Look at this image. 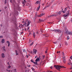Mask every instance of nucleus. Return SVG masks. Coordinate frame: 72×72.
Wrapping results in <instances>:
<instances>
[{
    "instance_id": "obj_1",
    "label": "nucleus",
    "mask_w": 72,
    "mask_h": 72,
    "mask_svg": "<svg viewBox=\"0 0 72 72\" xmlns=\"http://www.w3.org/2000/svg\"><path fill=\"white\" fill-rule=\"evenodd\" d=\"M54 67L57 69L58 71H60V69L62 68H66V67H64V66H60L59 65H55L54 66Z\"/></svg>"
},
{
    "instance_id": "obj_2",
    "label": "nucleus",
    "mask_w": 72,
    "mask_h": 72,
    "mask_svg": "<svg viewBox=\"0 0 72 72\" xmlns=\"http://www.w3.org/2000/svg\"><path fill=\"white\" fill-rule=\"evenodd\" d=\"M27 23H28L27 26V27H28V26H29V25L30 24L31 22H29V21H28V19H26L25 21V23L24 24H25L26 25H27Z\"/></svg>"
},
{
    "instance_id": "obj_3",
    "label": "nucleus",
    "mask_w": 72,
    "mask_h": 72,
    "mask_svg": "<svg viewBox=\"0 0 72 72\" xmlns=\"http://www.w3.org/2000/svg\"><path fill=\"white\" fill-rule=\"evenodd\" d=\"M52 31L55 32H57V33H60L62 32V31L61 30L59 29H55L54 30H53Z\"/></svg>"
},
{
    "instance_id": "obj_4",
    "label": "nucleus",
    "mask_w": 72,
    "mask_h": 72,
    "mask_svg": "<svg viewBox=\"0 0 72 72\" xmlns=\"http://www.w3.org/2000/svg\"><path fill=\"white\" fill-rule=\"evenodd\" d=\"M39 61H40V58L37 57V58L35 60V62H33V63L34 64H36L37 65V62H39Z\"/></svg>"
},
{
    "instance_id": "obj_5",
    "label": "nucleus",
    "mask_w": 72,
    "mask_h": 72,
    "mask_svg": "<svg viewBox=\"0 0 72 72\" xmlns=\"http://www.w3.org/2000/svg\"><path fill=\"white\" fill-rule=\"evenodd\" d=\"M66 34H67L68 35H70L72 36V32H68V31L67 30H66Z\"/></svg>"
},
{
    "instance_id": "obj_6",
    "label": "nucleus",
    "mask_w": 72,
    "mask_h": 72,
    "mask_svg": "<svg viewBox=\"0 0 72 72\" xmlns=\"http://www.w3.org/2000/svg\"><path fill=\"white\" fill-rule=\"evenodd\" d=\"M15 20L14 18H13L12 19L11 22H12V23H15Z\"/></svg>"
},
{
    "instance_id": "obj_7",
    "label": "nucleus",
    "mask_w": 72,
    "mask_h": 72,
    "mask_svg": "<svg viewBox=\"0 0 72 72\" xmlns=\"http://www.w3.org/2000/svg\"><path fill=\"white\" fill-rule=\"evenodd\" d=\"M16 9L18 10H21V8L19 7V6L18 5L16 7Z\"/></svg>"
},
{
    "instance_id": "obj_8",
    "label": "nucleus",
    "mask_w": 72,
    "mask_h": 72,
    "mask_svg": "<svg viewBox=\"0 0 72 72\" xmlns=\"http://www.w3.org/2000/svg\"><path fill=\"white\" fill-rule=\"evenodd\" d=\"M33 53L35 54H36V53H37V50H36L33 49Z\"/></svg>"
},
{
    "instance_id": "obj_9",
    "label": "nucleus",
    "mask_w": 72,
    "mask_h": 72,
    "mask_svg": "<svg viewBox=\"0 0 72 72\" xmlns=\"http://www.w3.org/2000/svg\"><path fill=\"white\" fill-rule=\"evenodd\" d=\"M63 60L64 63H66V58H63Z\"/></svg>"
},
{
    "instance_id": "obj_10",
    "label": "nucleus",
    "mask_w": 72,
    "mask_h": 72,
    "mask_svg": "<svg viewBox=\"0 0 72 72\" xmlns=\"http://www.w3.org/2000/svg\"><path fill=\"white\" fill-rule=\"evenodd\" d=\"M33 35L34 38H35V37L36 36V34L35 32H33Z\"/></svg>"
},
{
    "instance_id": "obj_11",
    "label": "nucleus",
    "mask_w": 72,
    "mask_h": 72,
    "mask_svg": "<svg viewBox=\"0 0 72 72\" xmlns=\"http://www.w3.org/2000/svg\"><path fill=\"white\" fill-rule=\"evenodd\" d=\"M41 2L40 1H37L36 3L35 4H40Z\"/></svg>"
},
{
    "instance_id": "obj_12",
    "label": "nucleus",
    "mask_w": 72,
    "mask_h": 72,
    "mask_svg": "<svg viewBox=\"0 0 72 72\" xmlns=\"http://www.w3.org/2000/svg\"><path fill=\"white\" fill-rule=\"evenodd\" d=\"M69 11H68V14H67V15H64V17H66L69 14Z\"/></svg>"
},
{
    "instance_id": "obj_13",
    "label": "nucleus",
    "mask_w": 72,
    "mask_h": 72,
    "mask_svg": "<svg viewBox=\"0 0 72 72\" xmlns=\"http://www.w3.org/2000/svg\"><path fill=\"white\" fill-rule=\"evenodd\" d=\"M1 56L2 58H5V55H4V53H2L1 54Z\"/></svg>"
},
{
    "instance_id": "obj_14",
    "label": "nucleus",
    "mask_w": 72,
    "mask_h": 72,
    "mask_svg": "<svg viewBox=\"0 0 72 72\" xmlns=\"http://www.w3.org/2000/svg\"><path fill=\"white\" fill-rule=\"evenodd\" d=\"M7 43L8 44V46L9 47V46H10V42L8 41H7Z\"/></svg>"
},
{
    "instance_id": "obj_15",
    "label": "nucleus",
    "mask_w": 72,
    "mask_h": 72,
    "mask_svg": "<svg viewBox=\"0 0 72 72\" xmlns=\"http://www.w3.org/2000/svg\"><path fill=\"white\" fill-rule=\"evenodd\" d=\"M40 5L39 4V7H38L37 9V11H39V9H40Z\"/></svg>"
},
{
    "instance_id": "obj_16",
    "label": "nucleus",
    "mask_w": 72,
    "mask_h": 72,
    "mask_svg": "<svg viewBox=\"0 0 72 72\" xmlns=\"http://www.w3.org/2000/svg\"><path fill=\"white\" fill-rule=\"evenodd\" d=\"M15 51L16 52V55H18V54H19V53H18V51L17 50H15Z\"/></svg>"
},
{
    "instance_id": "obj_17",
    "label": "nucleus",
    "mask_w": 72,
    "mask_h": 72,
    "mask_svg": "<svg viewBox=\"0 0 72 72\" xmlns=\"http://www.w3.org/2000/svg\"><path fill=\"white\" fill-rule=\"evenodd\" d=\"M44 36L45 37H49V35H47V34H44Z\"/></svg>"
},
{
    "instance_id": "obj_18",
    "label": "nucleus",
    "mask_w": 72,
    "mask_h": 72,
    "mask_svg": "<svg viewBox=\"0 0 72 72\" xmlns=\"http://www.w3.org/2000/svg\"><path fill=\"white\" fill-rule=\"evenodd\" d=\"M62 37H61V36H60V37L58 39V40H62Z\"/></svg>"
},
{
    "instance_id": "obj_19",
    "label": "nucleus",
    "mask_w": 72,
    "mask_h": 72,
    "mask_svg": "<svg viewBox=\"0 0 72 72\" xmlns=\"http://www.w3.org/2000/svg\"><path fill=\"white\" fill-rule=\"evenodd\" d=\"M1 42L2 43H4L5 42V40L4 39H2L1 40Z\"/></svg>"
},
{
    "instance_id": "obj_20",
    "label": "nucleus",
    "mask_w": 72,
    "mask_h": 72,
    "mask_svg": "<svg viewBox=\"0 0 72 72\" xmlns=\"http://www.w3.org/2000/svg\"><path fill=\"white\" fill-rule=\"evenodd\" d=\"M62 57H63V58H65V56L64 55V52H62Z\"/></svg>"
},
{
    "instance_id": "obj_21",
    "label": "nucleus",
    "mask_w": 72,
    "mask_h": 72,
    "mask_svg": "<svg viewBox=\"0 0 72 72\" xmlns=\"http://www.w3.org/2000/svg\"><path fill=\"white\" fill-rule=\"evenodd\" d=\"M58 15V13H57L56 14H54L53 15L54 17H57Z\"/></svg>"
},
{
    "instance_id": "obj_22",
    "label": "nucleus",
    "mask_w": 72,
    "mask_h": 72,
    "mask_svg": "<svg viewBox=\"0 0 72 72\" xmlns=\"http://www.w3.org/2000/svg\"><path fill=\"white\" fill-rule=\"evenodd\" d=\"M49 6V5H47V6H45V7L44 8V9H45L46 8H48V7Z\"/></svg>"
},
{
    "instance_id": "obj_23",
    "label": "nucleus",
    "mask_w": 72,
    "mask_h": 72,
    "mask_svg": "<svg viewBox=\"0 0 72 72\" xmlns=\"http://www.w3.org/2000/svg\"><path fill=\"white\" fill-rule=\"evenodd\" d=\"M33 44V42L30 45V46H31Z\"/></svg>"
},
{
    "instance_id": "obj_24",
    "label": "nucleus",
    "mask_w": 72,
    "mask_h": 72,
    "mask_svg": "<svg viewBox=\"0 0 72 72\" xmlns=\"http://www.w3.org/2000/svg\"><path fill=\"white\" fill-rule=\"evenodd\" d=\"M23 52H24V53H27V52H26V50H23Z\"/></svg>"
},
{
    "instance_id": "obj_25",
    "label": "nucleus",
    "mask_w": 72,
    "mask_h": 72,
    "mask_svg": "<svg viewBox=\"0 0 72 72\" xmlns=\"http://www.w3.org/2000/svg\"><path fill=\"white\" fill-rule=\"evenodd\" d=\"M54 17V15H52L48 16L49 17Z\"/></svg>"
},
{
    "instance_id": "obj_26",
    "label": "nucleus",
    "mask_w": 72,
    "mask_h": 72,
    "mask_svg": "<svg viewBox=\"0 0 72 72\" xmlns=\"http://www.w3.org/2000/svg\"><path fill=\"white\" fill-rule=\"evenodd\" d=\"M60 13H61V11L59 12L58 13V14H60Z\"/></svg>"
},
{
    "instance_id": "obj_27",
    "label": "nucleus",
    "mask_w": 72,
    "mask_h": 72,
    "mask_svg": "<svg viewBox=\"0 0 72 72\" xmlns=\"http://www.w3.org/2000/svg\"><path fill=\"white\" fill-rule=\"evenodd\" d=\"M66 12V10H64L63 11V13H65Z\"/></svg>"
},
{
    "instance_id": "obj_28",
    "label": "nucleus",
    "mask_w": 72,
    "mask_h": 72,
    "mask_svg": "<svg viewBox=\"0 0 72 72\" xmlns=\"http://www.w3.org/2000/svg\"><path fill=\"white\" fill-rule=\"evenodd\" d=\"M47 52H48V49H47L45 51V54H46V53H47Z\"/></svg>"
},
{
    "instance_id": "obj_29",
    "label": "nucleus",
    "mask_w": 72,
    "mask_h": 72,
    "mask_svg": "<svg viewBox=\"0 0 72 72\" xmlns=\"http://www.w3.org/2000/svg\"><path fill=\"white\" fill-rule=\"evenodd\" d=\"M38 17H41V14L40 15H39L38 16Z\"/></svg>"
},
{
    "instance_id": "obj_30",
    "label": "nucleus",
    "mask_w": 72,
    "mask_h": 72,
    "mask_svg": "<svg viewBox=\"0 0 72 72\" xmlns=\"http://www.w3.org/2000/svg\"><path fill=\"white\" fill-rule=\"evenodd\" d=\"M31 69H32L33 71H35V69H34V68H31Z\"/></svg>"
},
{
    "instance_id": "obj_31",
    "label": "nucleus",
    "mask_w": 72,
    "mask_h": 72,
    "mask_svg": "<svg viewBox=\"0 0 72 72\" xmlns=\"http://www.w3.org/2000/svg\"><path fill=\"white\" fill-rule=\"evenodd\" d=\"M67 40H68L69 39V36H68L67 37Z\"/></svg>"
},
{
    "instance_id": "obj_32",
    "label": "nucleus",
    "mask_w": 72,
    "mask_h": 72,
    "mask_svg": "<svg viewBox=\"0 0 72 72\" xmlns=\"http://www.w3.org/2000/svg\"><path fill=\"white\" fill-rule=\"evenodd\" d=\"M41 15V16H42V15H45V14L44 13H42V14H40Z\"/></svg>"
},
{
    "instance_id": "obj_33",
    "label": "nucleus",
    "mask_w": 72,
    "mask_h": 72,
    "mask_svg": "<svg viewBox=\"0 0 72 72\" xmlns=\"http://www.w3.org/2000/svg\"><path fill=\"white\" fill-rule=\"evenodd\" d=\"M65 44L66 45H68V43H67V42H65Z\"/></svg>"
},
{
    "instance_id": "obj_34",
    "label": "nucleus",
    "mask_w": 72,
    "mask_h": 72,
    "mask_svg": "<svg viewBox=\"0 0 72 72\" xmlns=\"http://www.w3.org/2000/svg\"><path fill=\"white\" fill-rule=\"evenodd\" d=\"M6 3V0H5L4 1V4H5Z\"/></svg>"
},
{
    "instance_id": "obj_35",
    "label": "nucleus",
    "mask_w": 72,
    "mask_h": 72,
    "mask_svg": "<svg viewBox=\"0 0 72 72\" xmlns=\"http://www.w3.org/2000/svg\"><path fill=\"white\" fill-rule=\"evenodd\" d=\"M68 8V7H66V8H65V10H67V8Z\"/></svg>"
},
{
    "instance_id": "obj_36",
    "label": "nucleus",
    "mask_w": 72,
    "mask_h": 72,
    "mask_svg": "<svg viewBox=\"0 0 72 72\" xmlns=\"http://www.w3.org/2000/svg\"><path fill=\"white\" fill-rule=\"evenodd\" d=\"M10 67H11V66H8V69H9L10 68Z\"/></svg>"
},
{
    "instance_id": "obj_37",
    "label": "nucleus",
    "mask_w": 72,
    "mask_h": 72,
    "mask_svg": "<svg viewBox=\"0 0 72 72\" xmlns=\"http://www.w3.org/2000/svg\"><path fill=\"white\" fill-rule=\"evenodd\" d=\"M31 61L32 62V63H33V62H33V60H31Z\"/></svg>"
},
{
    "instance_id": "obj_38",
    "label": "nucleus",
    "mask_w": 72,
    "mask_h": 72,
    "mask_svg": "<svg viewBox=\"0 0 72 72\" xmlns=\"http://www.w3.org/2000/svg\"><path fill=\"white\" fill-rule=\"evenodd\" d=\"M3 49H4L3 50H4L5 51V52L6 51L4 49H5V46H4Z\"/></svg>"
},
{
    "instance_id": "obj_39",
    "label": "nucleus",
    "mask_w": 72,
    "mask_h": 72,
    "mask_svg": "<svg viewBox=\"0 0 72 72\" xmlns=\"http://www.w3.org/2000/svg\"><path fill=\"white\" fill-rule=\"evenodd\" d=\"M13 4H14V3H15V2L14 0H13Z\"/></svg>"
},
{
    "instance_id": "obj_40",
    "label": "nucleus",
    "mask_w": 72,
    "mask_h": 72,
    "mask_svg": "<svg viewBox=\"0 0 72 72\" xmlns=\"http://www.w3.org/2000/svg\"><path fill=\"white\" fill-rule=\"evenodd\" d=\"M50 67V68H51V69H52L53 68V66H51V67Z\"/></svg>"
},
{
    "instance_id": "obj_41",
    "label": "nucleus",
    "mask_w": 72,
    "mask_h": 72,
    "mask_svg": "<svg viewBox=\"0 0 72 72\" xmlns=\"http://www.w3.org/2000/svg\"><path fill=\"white\" fill-rule=\"evenodd\" d=\"M30 28V27H28V29H27V30L28 31V30H29V29Z\"/></svg>"
},
{
    "instance_id": "obj_42",
    "label": "nucleus",
    "mask_w": 72,
    "mask_h": 72,
    "mask_svg": "<svg viewBox=\"0 0 72 72\" xmlns=\"http://www.w3.org/2000/svg\"><path fill=\"white\" fill-rule=\"evenodd\" d=\"M0 38H3V36H0Z\"/></svg>"
},
{
    "instance_id": "obj_43",
    "label": "nucleus",
    "mask_w": 72,
    "mask_h": 72,
    "mask_svg": "<svg viewBox=\"0 0 72 72\" xmlns=\"http://www.w3.org/2000/svg\"><path fill=\"white\" fill-rule=\"evenodd\" d=\"M7 64H8L9 66L10 65V64H9V62H7Z\"/></svg>"
},
{
    "instance_id": "obj_44",
    "label": "nucleus",
    "mask_w": 72,
    "mask_h": 72,
    "mask_svg": "<svg viewBox=\"0 0 72 72\" xmlns=\"http://www.w3.org/2000/svg\"><path fill=\"white\" fill-rule=\"evenodd\" d=\"M28 67H30V65H28Z\"/></svg>"
},
{
    "instance_id": "obj_45",
    "label": "nucleus",
    "mask_w": 72,
    "mask_h": 72,
    "mask_svg": "<svg viewBox=\"0 0 72 72\" xmlns=\"http://www.w3.org/2000/svg\"><path fill=\"white\" fill-rule=\"evenodd\" d=\"M43 58L44 59V58H45V56H43Z\"/></svg>"
},
{
    "instance_id": "obj_46",
    "label": "nucleus",
    "mask_w": 72,
    "mask_h": 72,
    "mask_svg": "<svg viewBox=\"0 0 72 72\" xmlns=\"http://www.w3.org/2000/svg\"><path fill=\"white\" fill-rule=\"evenodd\" d=\"M39 22H41V19H39Z\"/></svg>"
},
{
    "instance_id": "obj_47",
    "label": "nucleus",
    "mask_w": 72,
    "mask_h": 72,
    "mask_svg": "<svg viewBox=\"0 0 72 72\" xmlns=\"http://www.w3.org/2000/svg\"><path fill=\"white\" fill-rule=\"evenodd\" d=\"M23 4H24L25 3H25V2H23V3H22Z\"/></svg>"
},
{
    "instance_id": "obj_48",
    "label": "nucleus",
    "mask_w": 72,
    "mask_h": 72,
    "mask_svg": "<svg viewBox=\"0 0 72 72\" xmlns=\"http://www.w3.org/2000/svg\"><path fill=\"white\" fill-rule=\"evenodd\" d=\"M10 1L11 3H12V0H10Z\"/></svg>"
},
{
    "instance_id": "obj_49",
    "label": "nucleus",
    "mask_w": 72,
    "mask_h": 72,
    "mask_svg": "<svg viewBox=\"0 0 72 72\" xmlns=\"http://www.w3.org/2000/svg\"><path fill=\"white\" fill-rule=\"evenodd\" d=\"M25 31H26L27 29H26V28H25V29H24Z\"/></svg>"
},
{
    "instance_id": "obj_50",
    "label": "nucleus",
    "mask_w": 72,
    "mask_h": 72,
    "mask_svg": "<svg viewBox=\"0 0 72 72\" xmlns=\"http://www.w3.org/2000/svg\"><path fill=\"white\" fill-rule=\"evenodd\" d=\"M7 71H8V72H10V70H7Z\"/></svg>"
},
{
    "instance_id": "obj_51",
    "label": "nucleus",
    "mask_w": 72,
    "mask_h": 72,
    "mask_svg": "<svg viewBox=\"0 0 72 72\" xmlns=\"http://www.w3.org/2000/svg\"><path fill=\"white\" fill-rule=\"evenodd\" d=\"M24 0V2H25V3H26V0Z\"/></svg>"
},
{
    "instance_id": "obj_52",
    "label": "nucleus",
    "mask_w": 72,
    "mask_h": 72,
    "mask_svg": "<svg viewBox=\"0 0 72 72\" xmlns=\"http://www.w3.org/2000/svg\"><path fill=\"white\" fill-rule=\"evenodd\" d=\"M36 33L37 34H38V32H36Z\"/></svg>"
},
{
    "instance_id": "obj_53",
    "label": "nucleus",
    "mask_w": 72,
    "mask_h": 72,
    "mask_svg": "<svg viewBox=\"0 0 72 72\" xmlns=\"http://www.w3.org/2000/svg\"><path fill=\"white\" fill-rule=\"evenodd\" d=\"M22 25V27H23L24 25Z\"/></svg>"
},
{
    "instance_id": "obj_54",
    "label": "nucleus",
    "mask_w": 72,
    "mask_h": 72,
    "mask_svg": "<svg viewBox=\"0 0 72 72\" xmlns=\"http://www.w3.org/2000/svg\"><path fill=\"white\" fill-rule=\"evenodd\" d=\"M57 54H58V51H57Z\"/></svg>"
},
{
    "instance_id": "obj_55",
    "label": "nucleus",
    "mask_w": 72,
    "mask_h": 72,
    "mask_svg": "<svg viewBox=\"0 0 72 72\" xmlns=\"http://www.w3.org/2000/svg\"><path fill=\"white\" fill-rule=\"evenodd\" d=\"M42 20H41L40 22H42Z\"/></svg>"
},
{
    "instance_id": "obj_56",
    "label": "nucleus",
    "mask_w": 72,
    "mask_h": 72,
    "mask_svg": "<svg viewBox=\"0 0 72 72\" xmlns=\"http://www.w3.org/2000/svg\"><path fill=\"white\" fill-rule=\"evenodd\" d=\"M70 69H72V67Z\"/></svg>"
},
{
    "instance_id": "obj_57",
    "label": "nucleus",
    "mask_w": 72,
    "mask_h": 72,
    "mask_svg": "<svg viewBox=\"0 0 72 72\" xmlns=\"http://www.w3.org/2000/svg\"><path fill=\"white\" fill-rule=\"evenodd\" d=\"M70 65V64H71V66H72V63H70V64H69Z\"/></svg>"
},
{
    "instance_id": "obj_58",
    "label": "nucleus",
    "mask_w": 72,
    "mask_h": 72,
    "mask_svg": "<svg viewBox=\"0 0 72 72\" xmlns=\"http://www.w3.org/2000/svg\"><path fill=\"white\" fill-rule=\"evenodd\" d=\"M1 27H2V26H3V25H2V24H1Z\"/></svg>"
},
{
    "instance_id": "obj_59",
    "label": "nucleus",
    "mask_w": 72,
    "mask_h": 72,
    "mask_svg": "<svg viewBox=\"0 0 72 72\" xmlns=\"http://www.w3.org/2000/svg\"><path fill=\"white\" fill-rule=\"evenodd\" d=\"M7 8V7H4L5 9V8Z\"/></svg>"
},
{
    "instance_id": "obj_60",
    "label": "nucleus",
    "mask_w": 72,
    "mask_h": 72,
    "mask_svg": "<svg viewBox=\"0 0 72 72\" xmlns=\"http://www.w3.org/2000/svg\"><path fill=\"white\" fill-rule=\"evenodd\" d=\"M58 53H60V51H59Z\"/></svg>"
},
{
    "instance_id": "obj_61",
    "label": "nucleus",
    "mask_w": 72,
    "mask_h": 72,
    "mask_svg": "<svg viewBox=\"0 0 72 72\" xmlns=\"http://www.w3.org/2000/svg\"><path fill=\"white\" fill-rule=\"evenodd\" d=\"M71 22H72V19L71 20Z\"/></svg>"
},
{
    "instance_id": "obj_62",
    "label": "nucleus",
    "mask_w": 72,
    "mask_h": 72,
    "mask_svg": "<svg viewBox=\"0 0 72 72\" xmlns=\"http://www.w3.org/2000/svg\"><path fill=\"white\" fill-rule=\"evenodd\" d=\"M35 58H37V56H35Z\"/></svg>"
},
{
    "instance_id": "obj_63",
    "label": "nucleus",
    "mask_w": 72,
    "mask_h": 72,
    "mask_svg": "<svg viewBox=\"0 0 72 72\" xmlns=\"http://www.w3.org/2000/svg\"><path fill=\"white\" fill-rule=\"evenodd\" d=\"M28 56H27V57L28 58Z\"/></svg>"
},
{
    "instance_id": "obj_64",
    "label": "nucleus",
    "mask_w": 72,
    "mask_h": 72,
    "mask_svg": "<svg viewBox=\"0 0 72 72\" xmlns=\"http://www.w3.org/2000/svg\"><path fill=\"white\" fill-rule=\"evenodd\" d=\"M1 10H0V12H1Z\"/></svg>"
}]
</instances>
